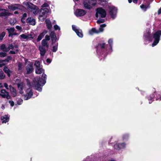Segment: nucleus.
Masks as SVG:
<instances>
[{"instance_id":"8","label":"nucleus","mask_w":161,"mask_h":161,"mask_svg":"<svg viewBox=\"0 0 161 161\" xmlns=\"http://www.w3.org/2000/svg\"><path fill=\"white\" fill-rule=\"evenodd\" d=\"M86 11L82 9H77L75 12V14L77 16H82L86 14Z\"/></svg>"},{"instance_id":"12","label":"nucleus","mask_w":161,"mask_h":161,"mask_svg":"<svg viewBox=\"0 0 161 161\" xmlns=\"http://www.w3.org/2000/svg\"><path fill=\"white\" fill-rule=\"evenodd\" d=\"M26 69L27 74H29L32 73L33 71V63L29 62V64L26 67Z\"/></svg>"},{"instance_id":"34","label":"nucleus","mask_w":161,"mask_h":161,"mask_svg":"<svg viewBox=\"0 0 161 161\" xmlns=\"http://www.w3.org/2000/svg\"><path fill=\"white\" fill-rule=\"evenodd\" d=\"M36 68L41 67L40 62L38 61H36L34 64Z\"/></svg>"},{"instance_id":"60","label":"nucleus","mask_w":161,"mask_h":161,"mask_svg":"<svg viewBox=\"0 0 161 161\" xmlns=\"http://www.w3.org/2000/svg\"><path fill=\"white\" fill-rule=\"evenodd\" d=\"M138 0H133V2L135 3H137Z\"/></svg>"},{"instance_id":"49","label":"nucleus","mask_w":161,"mask_h":161,"mask_svg":"<svg viewBox=\"0 0 161 161\" xmlns=\"http://www.w3.org/2000/svg\"><path fill=\"white\" fill-rule=\"evenodd\" d=\"M18 33H15V32H13V33H12V34H9L8 35V36L9 37H11L13 35H18Z\"/></svg>"},{"instance_id":"22","label":"nucleus","mask_w":161,"mask_h":161,"mask_svg":"<svg viewBox=\"0 0 161 161\" xmlns=\"http://www.w3.org/2000/svg\"><path fill=\"white\" fill-rule=\"evenodd\" d=\"M1 120H2L3 123H6L9 121V117L8 115H5L1 117Z\"/></svg>"},{"instance_id":"54","label":"nucleus","mask_w":161,"mask_h":161,"mask_svg":"<svg viewBox=\"0 0 161 161\" xmlns=\"http://www.w3.org/2000/svg\"><path fill=\"white\" fill-rule=\"evenodd\" d=\"M46 61L47 63H50L51 62V61L49 58H47L46 60Z\"/></svg>"},{"instance_id":"37","label":"nucleus","mask_w":161,"mask_h":161,"mask_svg":"<svg viewBox=\"0 0 161 161\" xmlns=\"http://www.w3.org/2000/svg\"><path fill=\"white\" fill-rule=\"evenodd\" d=\"M58 43H57L55 46L53 47L52 50V51L53 52H55L58 50Z\"/></svg>"},{"instance_id":"32","label":"nucleus","mask_w":161,"mask_h":161,"mask_svg":"<svg viewBox=\"0 0 161 161\" xmlns=\"http://www.w3.org/2000/svg\"><path fill=\"white\" fill-rule=\"evenodd\" d=\"M77 35L80 37H82L83 36L82 31L81 30H79L76 32Z\"/></svg>"},{"instance_id":"61","label":"nucleus","mask_w":161,"mask_h":161,"mask_svg":"<svg viewBox=\"0 0 161 161\" xmlns=\"http://www.w3.org/2000/svg\"><path fill=\"white\" fill-rule=\"evenodd\" d=\"M3 87V85L0 82V88H2Z\"/></svg>"},{"instance_id":"42","label":"nucleus","mask_w":161,"mask_h":161,"mask_svg":"<svg viewBox=\"0 0 161 161\" xmlns=\"http://www.w3.org/2000/svg\"><path fill=\"white\" fill-rule=\"evenodd\" d=\"M72 28L73 30L75 31V32H76L77 31H78L79 30L77 29L76 28V26L75 25H72Z\"/></svg>"},{"instance_id":"4","label":"nucleus","mask_w":161,"mask_h":161,"mask_svg":"<svg viewBox=\"0 0 161 161\" xmlns=\"http://www.w3.org/2000/svg\"><path fill=\"white\" fill-rule=\"evenodd\" d=\"M83 3L85 8L89 9L92 8V6H95L96 4L95 3H92L91 1L86 0H83Z\"/></svg>"},{"instance_id":"27","label":"nucleus","mask_w":161,"mask_h":161,"mask_svg":"<svg viewBox=\"0 0 161 161\" xmlns=\"http://www.w3.org/2000/svg\"><path fill=\"white\" fill-rule=\"evenodd\" d=\"M90 35H92L94 33L98 34V32L97 30L95 28H92V29L89 31V32Z\"/></svg>"},{"instance_id":"56","label":"nucleus","mask_w":161,"mask_h":161,"mask_svg":"<svg viewBox=\"0 0 161 161\" xmlns=\"http://www.w3.org/2000/svg\"><path fill=\"white\" fill-rule=\"evenodd\" d=\"M7 58L8 59V61H9V60H10L12 58L10 56H8L7 57Z\"/></svg>"},{"instance_id":"15","label":"nucleus","mask_w":161,"mask_h":161,"mask_svg":"<svg viewBox=\"0 0 161 161\" xmlns=\"http://www.w3.org/2000/svg\"><path fill=\"white\" fill-rule=\"evenodd\" d=\"M144 37L145 38L146 40L150 42L152 41L153 38L151 35L150 34V32L149 31L146 32L144 34Z\"/></svg>"},{"instance_id":"20","label":"nucleus","mask_w":161,"mask_h":161,"mask_svg":"<svg viewBox=\"0 0 161 161\" xmlns=\"http://www.w3.org/2000/svg\"><path fill=\"white\" fill-rule=\"evenodd\" d=\"M125 147V144L124 143H122L115 145L114 146V148L116 149H119Z\"/></svg>"},{"instance_id":"39","label":"nucleus","mask_w":161,"mask_h":161,"mask_svg":"<svg viewBox=\"0 0 161 161\" xmlns=\"http://www.w3.org/2000/svg\"><path fill=\"white\" fill-rule=\"evenodd\" d=\"M6 52H0V57H4L6 56L7 53Z\"/></svg>"},{"instance_id":"17","label":"nucleus","mask_w":161,"mask_h":161,"mask_svg":"<svg viewBox=\"0 0 161 161\" xmlns=\"http://www.w3.org/2000/svg\"><path fill=\"white\" fill-rule=\"evenodd\" d=\"M29 10L35 14H36L38 13V8L36 6L33 4Z\"/></svg>"},{"instance_id":"63","label":"nucleus","mask_w":161,"mask_h":161,"mask_svg":"<svg viewBox=\"0 0 161 161\" xmlns=\"http://www.w3.org/2000/svg\"><path fill=\"white\" fill-rule=\"evenodd\" d=\"M17 86H18V88H19V87H20V83H18V84Z\"/></svg>"},{"instance_id":"21","label":"nucleus","mask_w":161,"mask_h":161,"mask_svg":"<svg viewBox=\"0 0 161 161\" xmlns=\"http://www.w3.org/2000/svg\"><path fill=\"white\" fill-rule=\"evenodd\" d=\"M47 33V31L44 30L41 33L40 35L38 36L37 39V42H39L40 41L44 36Z\"/></svg>"},{"instance_id":"14","label":"nucleus","mask_w":161,"mask_h":161,"mask_svg":"<svg viewBox=\"0 0 161 161\" xmlns=\"http://www.w3.org/2000/svg\"><path fill=\"white\" fill-rule=\"evenodd\" d=\"M9 89L11 92V94L13 97H16L17 95L16 90L14 87L11 85L9 86Z\"/></svg>"},{"instance_id":"51","label":"nucleus","mask_w":161,"mask_h":161,"mask_svg":"<svg viewBox=\"0 0 161 161\" xmlns=\"http://www.w3.org/2000/svg\"><path fill=\"white\" fill-rule=\"evenodd\" d=\"M18 70H20V62H18Z\"/></svg>"},{"instance_id":"44","label":"nucleus","mask_w":161,"mask_h":161,"mask_svg":"<svg viewBox=\"0 0 161 161\" xmlns=\"http://www.w3.org/2000/svg\"><path fill=\"white\" fill-rule=\"evenodd\" d=\"M113 40L112 39H109L108 41V43L110 44L111 47H112V45L113 43Z\"/></svg>"},{"instance_id":"29","label":"nucleus","mask_w":161,"mask_h":161,"mask_svg":"<svg viewBox=\"0 0 161 161\" xmlns=\"http://www.w3.org/2000/svg\"><path fill=\"white\" fill-rule=\"evenodd\" d=\"M8 8L10 10L12 11H14L17 9V8L14 5H9Z\"/></svg>"},{"instance_id":"35","label":"nucleus","mask_w":161,"mask_h":161,"mask_svg":"<svg viewBox=\"0 0 161 161\" xmlns=\"http://www.w3.org/2000/svg\"><path fill=\"white\" fill-rule=\"evenodd\" d=\"M6 35V32L3 31L0 34V40H2L3 38Z\"/></svg>"},{"instance_id":"40","label":"nucleus","mask_w":161,"mask_h":161,"mask_svg":"<svg viewBox=\"0 0 161 161\" xmlns=\"http://www.w3.org/2000/svg\"><path fill=\"white\" fill-rule=\"evenodd\" d=\"M7 48L8 51L11 49H13L14 48V47L13 45L12 44H11L8 45V46Z\"/></svg>"},{"instance_id":"6","label":"nucleus","mask_w":161,"mask_h":161,"mask_svg":"<svg viewBox=\"0 0 161 161\" xmlns=\"http://www.w3.org/2000/svg\"><path fill=\"white\" fill-rule=\"evenodd\" d=\"M1 96L3 98H6L7 99L11 98V96L9 95V92H7L4 89H2L1 91Z\"/></svg>"},{"instance_id":"23","label":"nucleus","mask_w":161,"mask_h":161,"mask_svg":"<svg viewBox=\"0 0 161 161\" xmlns=\"http://www.w3.org/2000/svg\"><path fill=\"white\" fill-rule=\"evenodd\" d=\"M45 22L47 29L49 30H51L52 27V25L50 20L48 19H47L46 20Z\"/></svg>"},{"instance_id":"10","label":"nucleus","mask_w":161,"mask_h":161,"mask_svg":"<svg viewBox=\"0 0 161 161\" xmlns=\"http://www.w3.org/2000/svg\"><path fill=\"white\" fill-rule=\"evenodd\" d=\"M49 12V9L47 8H42L39 14L40 17L45 16Z\"/></svg>"},{"instance_id":"25","label":"nucleus","mask_w":161,"mask_h":161,"mask_svg":"<svg viewBox=\"0 0 161 161\" xmlns=\"http://www.w3.org/2000/svg\"><path fill=\"white\" fill-rule=\"evenodd\" d=\"M44 70L41 67L39 68H36L35 72L36 74H40L43 73Z\"/></svg>"},{"instance_id":"19","label":"nucleus","mask_w":161,"mask_h":161,"mask_svg":"<svg viewBox=\"0 0 161 161\" xmlns=\"http://www.w3.org/2000/svg\"><path fill=\"white\" fill-rule=\"evenodd\" d=\"M30 25H34L36 24L35 19L31 17H28L27 18V20L26 22Z\"/></svg>"},{"instance_id":"3","label":"nucleus","mask_w":161,"mask_h":161,"mask_svg":"<svg viewBox=\"0 0 161 161\" xmlns=\"http://www.w3.org/2000/svg\"><path fill=\"white\" fill-rule=\"evenodd\" d=\"M161 36V31H158L153 34V38L154 39V40L152 44L153 47L156 45L158 43Z\"/></svg>"},{"instance_id":"18","label":"nucleus","mask_w":161,"mask_h":161,"mask_svg":"<svg viewBox=\"0 0 161 161\" xmlns=\"http://www.w3.org/2000/svg\"><path fill=\"white\" fill-rule=\"evenodd\" d=\"M32 33H31L30 34L28 35L24 34H22L21 35V37L26 40H28L30 39H33L34 37L32 36Z\"/></svg>"},{"instance_id":"64","label":"nucleus","mask_w":161,"mask_h":161,"mask_svg":"<svg viewBox=\"0 0 161 161\" xmlns=\"http://www.w3.org/2000/svg\"><path fill=\"white\" fill-rule=\"evenodd\" d=\"M128 1L129 3H130L132 2V0H128Z\"/></svg>"},{"instance_id":"9","label":"nucleus","mask_w":161,"mask_h":161,"mask_svg":"<svg viewBox=\"0 0 161 161\" xmlns=\"http://www.w3.org/2000/svg\"><path fill=\"white\" fill-rule=\"evenodd\" d=\"M27 94L24 96V98L25 100H27L31 97L33 95V92L30 88L26 90Z\"/></svg>"},{"instance_id":"52","label":"nucleus","mask_w":161,"mask_h":161,"mask_svg":"<svg viewBox=\"0 0 161 161\" xmlns=\"http://www.w3.org/2000/svg\"><path fill=\"white\" fill-rule=\"evenodd\" d=\"M12 73V71H11V72H8L6 74H7L8 76V77H10V74Z\"/></svg>"},{"instance_id":"31","label":"nucleus","mask_w":161,"mask_h":161,"mask_svg":"<svg viewBox=\"0 0 161 161\" xmlns=\"http://www.w3.org/2000/svg\"><path fill=\"white\" fill-rule=\"evenodd\" d=\"M5 75L4 74L2 70L0 71V79L2 80L5 78Z\"/></svg>"},{"instance_id":"16","label":"nucleus","mask_w":161,"mask_h":161,"mask_svg":"<svg viewBox=\"0 0 161 161\" xmlns=\"http://www.w3.org/2000/svg\"><path fill=\"white\" fill-rule=\"evenodd\" d=\"M50 36L52 41V44L55 43L57 39V38L54 32L51 31L50 34Z\"/></svg>"},{"instance_id":"46","label":"nucleus","mask_w":161,"mask_h":161,"mask_svg":"<svg viewBox=\"0 0 161 161\" xmlns=\"http://www.w3.org/2000/svg\"><path fill=\"white\" fill-rule=\"evenodd\" d=\"M54 27L55 30H60V28L56 25H54Z\"/></svg>"},{"instance_id":"36","label":"nucleus","mask_w":161,"mask_h":161,"mask_svg":"<svg viewBox=\"0 0 161 161\" xmlns=\"http://www.w3.org/2000/svg\"><path fill=\"white\" fill-rule=\"evenodd\" d=\"M3 70L4 72L6 73H7L8 72H11V70H10L8 68V67L6 66H5L3 69Z\"/></svg>"},{"instance_id":"26","label":"nucleus","mask_w":161,"mask_h":161,"mask_svg":"<svg viewBox=\"0 0 161 161\" xmlns=\"http://www.w3.org/2000/svg\"><path fill=\"white\" fill-rule=\"evenodd\" d=\"M0 49L4 52H8V48L6 46L5 44H2L0 46Z\"/></svg>"},{"instance_id":"47","label":"nucleus","mask_w":161,"mask_h":161,"mask_svg":"<svg viewBox=\"0 0 161 161\" xmlns=\"http://www.w3.org/2000/svg\"><path fill=\"white\" fill-rule=\"evenodd\" d=\"M26 80L27 82V85L29 86V87H30L31 86V85L30 84L29 80L28 79H26Z\"/></svg>"},{"instance_id":"24","label":"nucleus","mask_w":161,"mask_h":161,"mask_svg":"<svg viewBox=\"0 0 161 161\" xmlns=\"http://www.w3.org/2000/svg\"><path fill=\"white\" fill-rule=\"evenodd\" d=\"M27 14L26 13H24L21 19V21L23 23L26 22L27 20Z\"/></svg>"},{"instance_id":"59","label":"nucleus","mask_w":161,"mask_h":161,"mask_svg":"<svg viewBox=\"0 0 161 161\" xmlns=\"http://www.w3.org/2000/svg\"><path fill=\"white\" fill-rule=\"evenodd\" d=\"M3 62H8V59L6 58L5 59L3 60Z\"/></svg>"},{"instance_id":"53","label":"nucleus","mask_w":161,"mask_h":161,"mask_svg":"<svg viewBox=\"0 0 161 161\" xmlns=\"http://www.w3.org/2000/svg\"><path fill=\"white\" fill-rule=\"evenodd\" d=\"M9 53L12 54H15V52L14 51L11 50L9 52Z\"/></svg>"},{"instance_id":"7","label":"nucleus","mask_w":161,"mask_h":161,"mask_svg":"<svg viewBox=\"0 0 161 161\" xmlns=\"http://www.w3.org/2000/svg\"><path fill=\"white\" fill-rule=\"evenodd\" d=\"M109 9V14L111 16V17L114 19L116 17L117 9L113 6L110 7Z\"/></svg>"},{"instance_id":"28","label":"nucleus","mask_w":161,"mask_h":161,"mask_svg":"<svg viewBox=\"0 0 161 161\" xmlns=\"http://www.w3.org/2000/svg\"><path fill=\"white\" fill-rule=\"evenodd\" d=\"M106 26V25L105 24H102L100 25V27L99 29L97 30V31L98 32V33L103 32L104 31V28Z\"/></svg>"},{"instance_id":"45","label":"nucleus","mask_w":161,"mask_h":161,"mask_svg":"<svg viewBox=\"0 0 161 161\" xmlns=\"http://www.w3.org/2000/svg\"><path fill=\"white\" fill-rule=\"evenodd\" d=\"M25 86V84L23 83H21V94L22 93L21 90H22L23 87H24Z\"/></svg>"},{"instance_id":"13","label":"nucleus","mask_w":161,"mask_h":161,"mask_svg":"<svg viewBox=\"0 0 161 161\" xmlns=\"http://www.w3.org/2000/svg\"><path fill=\"white\" fill-rule=\"evenodd\" d=\"M4 9L5 10H1V11H2V12H0V17H6L12 15L11 13L7 12L8 11V10L5 9Z\"/></svg>"},{"instance_id":"48","label":"nucleus","mask_w":161,"mask_h":161,"mask_svg":"<svg viewBox=\"0 0 161 161\" xmlns=\"http://www.w3.org/2000/svg\"><path fill=\"white\" fill-rule=\"evenodd\" d=\"M9 103L10 104V105L11 106H13L14 105V103L13 101H9Z\"/></svg>"},{"instance_id":"2","label":"nucleus","mask_w":161,"mask_h":161,"mask_svg":"<svg viewBox=\"0 0 161 161\" xmlns=\"http://www.w3.org/2000/svg\"><path fill=\"white\" fill-rule=\"evenodd\" d=\"M46 75L45 74H43L42 75V79L39 77L37 76L33 80V83L32 86L36 90L39 91H41L42 88L41 86L42 84L43 85L45 84L46 79Z\"/></svg>"},{"instance_id":"11","label":"nucleus","mask_w":161,"mask_h":161,"mask_svg":"<svg viewBox=\"0 0 161 161\" xmlns=\"http://www.w3.org/2000/svg\"><path fill=\"white\" fill-rule=\"evenodd\" d=\"M97 10V13L100 14L101 17L104 18L106 17V13L104 9L102 8H98Z\"/></svg>"},{"instance_id":"43","label":"nucleus","mask_w":161,"mask_h":161,"mask_svg":"<svg viewBox=\"0 0 161 161\" xmlns=\"http://www.w3.org/2000/svg\"><path fill=\"white\" fill-rule=\"evenodd\" d=\"M48 7V5L46 3H45L42 6V8H46Z\"/></svg>"},{"instance_id":"30","label":"nucleus","mask_w":161,"mask_h":161,"mask_svg":"<svg viewBox=\"0 0 161 161\" xmlns=\"http://www.w3.org/2000/svg\"><path fill=\"white\" fill-rule=\"evenodd\" d=\"M6 30L8 31L9 34L11 35L15 31L14 28L12 27L10 28H7Z\"/></svg>"},{"instance_id":"62","label":"nucleus","mask_w":161,"mask_h":161,"mask_svg":"<svg viewBox=\"0 0 161 161\" xmlns=\"http://www.w3.org/2000/svg\"><path fill=\"white\" fill-rule=\"evenodd\" d=\"M98 14H99L98 13H97H97L96 14V16L97 17H98Z\"/></svg>"},{"instance_id":"5","label":"nucleus","mask_w":161,"mask_h":161,"mask_svg":"<svg viewBox=\"0 0 161 161\" xmlns=\"http://www.w3.org/2000/svg\"><path fill=\"white\" fill-rule=\"evenodd\" d=\"M33 4L31 3L25 2L23 3V5H21V10L25 11V10L30 9Z\"/></svg>"},{"instance_id":"55","label":"nucleus","mask_w":161,"mask_h":161,"mask_svg":"<svg viewBox=\"0 0 161 161\" xmlns=\"http://www.w3.org/2000/svg\"><path fill=\"white\" fill-rule=\"evenodd\" d=\"M5 65V64L3 63H0V68L2 67L3 66Z\"/></svg>"},{"instance_id":"38","label":"nucleus","mask_w":161,"mask_h":161,"mask_svg":"<svg viewBox=\"0 0 161 161\" xmlns=\"http://www.w3.org/2000/svg\"><path fill=\"white\" fill-rule=\"evenodd\" d=\"M141 8L144 11H146L147 9V8L148 7L146 5H145L143 4H142L140 6Z\"/></svg>"},{"instance_id":"41","label":"nucleus","mask_w":161,"mask_h":161,"mask_svg":"<svg viewBox=\"0 0 161 161\" xmlns=\"http://www.w3.org/2000/svg\"><path fill=\"white\" fill-rule=\"evenodd\" d=\"M104 22V20L103 19H99L97 21V23L98 24H100L101 23H103Z\"/></svg>"},{"instance_id":"33","label":"nucleus","mask_w":161,"mask_h":161,"mask_svg":"<svg viewBox=\"0 0 161 161\" xmlns=\"http://www.w3.org/2000/svg\"><path fill=\"white\" fill-rule=\"evenodd\" d=\"M105 44L104 43L102 44H98L97 46V48H104L105 47Z\"/></svg>"},{"instance_id":"58","label":"nucleus","mask_w":161,"mask_h":161,"mask_svg":"<svg viewBox=\"0 0 161 161\" xmlns=\"http://www.w3.org/2000/svg\"><path fill=\"white\" fill-rule=\"evenodd\" d=\"M16 28L19 30H20V26H16Z\"/></svg>"},{"instance_id":"1","label":"nucleus","mask_w":161,"mask_h":161,"mask_svg":"<svg viewBox=\"0 0 161 161\" xmlns=\"http://www.w3.org/2000/svg\"><path fill=\"white\" fill-rule=\"evenodd\" d=\"M50 40V36L46 35L45 37V39L42 40L41 45L38 47V49L41 58L44 57L49 48V45L47 41Z\"/></svg>"},{"instance_id":"50","label":"nucleus","mask_w":161,"mask_h":161,"mask_svg":"<svg viewBox=\"0 0 161 161\" xmlns=\"http://www.w3.org/2000/svg\"><path fill=\"white\" fill-rule=\"evenodd\" d=\"M4 87H5V88L7 89H9V88H8V84L6 83H4Z\"/></svg>"},{"instance_id":"57","label":"nucleus","mask_w":161,"mask_h":161,"mask_svg":"<svg viewBox=\"0 0 161 161\" xmlns=\"http://www.w3.org/2000/svg\"><path fill=\"white\" fill-rule=\"evenodd\" d=\"M158 14H161V7L160 8V9L158 10Z\"/></svg>"}]
</instances>
